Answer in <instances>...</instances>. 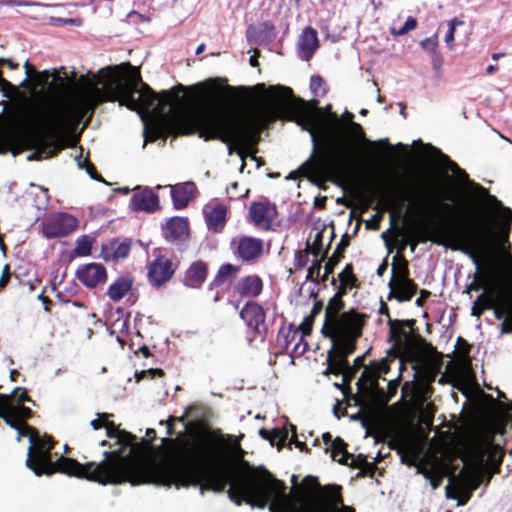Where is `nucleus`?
Returning <instances> with one entry per match:
<instances>
[{"label":"nucleus","instance_id":"obj_1","mask_svg":"<svg viewBox=\"0 0 512 512\" xmlns=\"http://www.w3.org/2000/svg\"><path fill=\"white\" fill-rule=\"evenodd\" d=\"M226 437L210 431H199L191 438L166 437L162 445L166 448L168 460L142 469L139 481L133 484L150 483L176 488L199 487L206 491L222 493L226 487L228 497L237 506L243 502L251 507L269 512H309L324 485L318 477L305 476L298 483V476L291 477L292 489L287 492L284 481L263 466L255 467L244 460V452L238 443L234 460L239 462L236 469L226 445Z\"/></svg>","mask_w":512,"mask_h":512},{"label":"nucleus","instance_id":"obj_2","mask_svg":"<svg viewBox=\"0 0 512 512\" xmlns=\"http://www.w3.org/2000/svg\"><path fill=\"white\" fill-rule=\"evenodd\" d=\"M98 105L118 101L119 106L137 111L144 124V144L165 134L198 133L204 140H220L250 150L258 143L257 125L238 111L209 104L202 109L177 107L176 96L169 91L156 94L142 82L130 63L98 69Z\"/></svg>","mask_w":512,"mask_h":512},{"label":"nucleus","instance_id":"obj_3","mask_svg":"<svg viewBox=\"0 0 512 512\" xmlns=\"http://www.w3.org/2000/svg\"><path fill=\"white\" fill-rule=\"evenodd\" d=\"M37 76V86L56 87L53 97L26 112L25 128L11 136L18 148L14 155L30 150L28 161L53 157L62 148L61 136L76 131L81 124L85 127L93 115L96 95V74L92 72L77 78L75 72L69 77L64 71L63 76L54 74L51 83L49 70L37 72Z\"/></svg>","mask_w":512,"mask_h":512},{"label":"nucleus","instance_id":"obj_4","mask_svg":"<svg viewBox=\"0 0 512 512\" xmlns=\"http://www.w3.org/2000/svg\"><path fill=\"white\" fill-rule=\"evenodd\" d=\"M372 188L343 192H489L470 179L448 155L428 145L427 152L416 163L407 166H383L370 173Z\"/></svg>","mask_w":512,"mask_h":512},{"label":"nucleus","instance_id":"obj_5","mask_svg":"<svg viewBox=\"0 0 512 512\" xmlns=\"http://www.w3.org/2000/svg\"><path fill=\"white\" fill-rule=\"evenodd\" d=\"M315 110L306 109L302 115V128L309 131L312 139L313 149L310 157L288 178L300 179L301 183L306 182L319 189H327V182H336L335 168L338 164L346 163L350 158L347 148H336L328 151L326 145L321 141L320 128L322 118L319 114L318 101H313Z\"/></svg>","mask_w":512,"mask_h":512},{"label":"nucleus","instance_id":"obj_6","mask_svg":"<svg viewBox=\"0 0 512 512\" xmlns=\"http://www.w3.org/2000/svg\"><path fill=\"white\" fill-rule=\"evenodd\" d=\"M505 449L495 443L494 432H483L473 437L467 444L462 460L465 465L458 479L470 491L476 490L484 481L489 482L493 475L500 473Z\"/></svg>","mask_w":512,"mask_h":512},{"label":"nucleus","instance_id":"obj_7","mask_svg":"<svg viewBox=\"0 0 512 512\" xmlns=\"http://www.w3.org/2000/svg\"><path fill=\"white\" fill-rule=\"evenodd\" d=\"M110 416L112 415L98 412V430L105 429L106 436L114 441V446H117L115 450L105 451V459L98 462V484L104 485L109 482H120V472L124 466L127 448H130L131 452H137L142 448L149 447L156 439V431L148 428L146 436L149 439L141 438L138 441L134 434L121 430L113 421L109 420Z\"/></svg>","mask_w":512,"mask_h":512},{"label":"nucleus","instance_id":"obj_8","mask_svg":"<svg viewBox=\"0 0 512 512\" xmlns=\"http://www.w3.org/2000/svg\"><path fill=\"white\" fill-rule=\"evenodd\" d=\"M55 441L51 436L39 434L33 439L30 437V446L28 449L26 466L32 470L35 475H52L56 472L75 476L78 478L96 481V463L90 462L80 464L77 460L61 456L56 461L52 460L51 451Z\"/></svg>","mask_w":512,"mask_h":512},{"label":"nucleus","instance_id":"obj_9","mask_svg":"<svg viewBox=\"0 0 512 512\" xmlns=\"http://www.w3.org/2000/svg\"><path fill=\"white\" fill-rule=\"evenodd\" d=\"M367 319L366 314L355 309H350V313L344 315L345 326L336 329L335 336L328 337L333 345L327 353L326 375H340L343 367L348 366L347 357L355 352L357 339L362 336Z\"/></svg>","mask_w":512,"mask_h":512},{"label":"nucleus","instance_id":"obj_10","mask_svg":"<svg viewBox=\"0 0 512 512\" xmlns=\"http://www.w3.org/2000/svg\"><path fill=\"white\" fill-rule=\"evenodd\" d=\"M443 232L448 240L458 245L452 248L460 249L476 265L477 273L474 275L473 282L468 286V291H479L485 288L491 278V268L483 263L480 244L471 237L467 223L458 216L453 217L444 223Z\"/></svg>","mask_w":512,"mask_h":512},{"label":"nucleus","instance_id":"obj_11","mask_svg":"<svg viewBox=\"0 0 512 512\" xmlns=\"http://www.w3.org/2000/svg\"><path fill=\"white\" fill-rule=\"evenodd\" d=\"M361 196H371L372 199L378 198L379 202L385 206L393 215H400L410 196H444L447 200H452V196H487L491 203L501 204L494 194H343L336 199L337 203L344 204L346 207H352L355 200Z\"/></svg>","mask_w":512,"mask_h":512},{"label":"nucleus","instance_id":"obj_12","mask_svg":"<svg viewBox=\"0 0 512 512\" xmlns=\"http://www.w3.org/2000/svg\"><path fill=\"white\" fill-rule=\"evenodd\" d=\"M389 340L394 342L390 354L393 352L398 354L400 350L406 347V342L415 340L423 345L428 351L436 352L435 347L427 342L418 332L415 330L416 320L405 319L398 320L389 318Z\"/></svg>","mask_w":512,"mask_h":512},{"label":"nucleus","instance_id":"obj_13","mask_svg":"<svg viewBox=\"0 0 512 512\" xmlns=\"http://www.w3.org/2000/svg\"><path fill=\"white\" fill-rule=\"evenodd\" d=\"M307 508L309 512H355L353 507L344 504L342 487L337 484L324 485L315 504Z\"/></svg>","mask_w":512,"mask_h":512},{"label":"nucleus","instance_id":"obj_14","mask_svg":"<svg viewBox=\"0 0 512 512\" xmlns=\"http://www.w3.org/2000/svg\"><path fill=\"white\" fill-rule=\"evenodd\" d=\"M78 219L64 212L50 214L42 223V234L47 239L66 237L78 228Z\"/></svg>","mask_w":512,"mask_h":512},{"label":"nucleus","instance_id":"obj_15","mask_svg":"<svg viewBox=\"0 0 512 512\" xmlns=\"http://www.w3.org/2000/svg\"><path fill=\"white\" fill-rule=\"evenodd\" d=\"M240 318L251 331L254 339L264 340L268 334L266 312L262 305L256 301H247L240 310Z\"/></svg>","mask_w":512,"mask_h":512},{"label":"nucleus","instance_id":"obj_16","mask_svg":"<svg viewBox=\"0 0 512 512\" xmlns=\"http://www.w3.org/2000/svg\"><path fill=\"white\" fill-rule=\"evenodd\" d=\"M277 217L276 205L267 199L253 201L248 208V221L263 231L271 230Z\"/></svg>","mask_w":512,"mask_h":512},{"label":"nucleus","instance_id":"obj_17","mask_svg":"<svg viewBox=\"0 0 512 512\" xmlns=\"http://www.w3.org/2000/svg\"><path fill=\"white\" fill-rule=\"evenodd\" d=\"M178 265V262H173L164 255L157 256L147 267L149 283L157 288L163 286L173 278Z\"/></svg>","mask_w":512,"mask_h":512},{"label":"nucleus","instance_id":"obj_18","mask_svg":"<svg viewBox=\"0 0 512 512\" xmlns=\"http://www.w3.org/2000/svg\"><path fill=\"white\" fill-rule=\"evenodd\" d=\"M161 235L170 244L182 245L190 238V225L188 218L173 216L161 226Z\"/></svg>","mask_w":512,"mask_h":512},{"label":"nucleus","instance_id":"obj_19","mask_svg":"<svg viewBox=\"0 0 512 512\" xmlns=\"http://www.w3.org/2000/svg\"><path fill=\"white\" fill-rule=\"evenodd\" d=\"M345 307L343 299L333 296L330 298L328 305L325 309L324 324L321 329V333L324 337L335 336L336 329L345 326L343 324L344 315L350 313L349 311L342 312Z\"/></svg>","mask_w":512,"mask_h":512},{"label":"nucleus","instance_id":"obj_20","mask_svg":"<svg viewBox=\"0 0 512 512\" xmlns=\"http://www.w3.org/2000/svg\"><path fill=\"white\" fill-rule=\"evenodd\" d=\"M388 369L384 361H373L368 367H365L357 382V388L360 393H368L378 386V378L381 372Z\"/></svg>","mask_w":512,"mask_h":512},{"label":"nucleus","instance_id":"obj_21","mask_svg":"<svg viewBox=\"0 0 512 512\" xmlns=\"http://www.w3.org/2000/svg\"><path fill=\"white\" fill-rule=\"evenodd\" d=\"M263 241L259 238L242 236L237 241L235 255L243 261H253L261 256Z\"/></svg>","mask_w":512,"mask_h":512},{"label":"nucleus","instance_id":"obj_22","mask_svg":"<svg viewBox=\"0 0 512 512\" xmlns=\"http://www.w3.org/2000/svg\"><path fill=\"white\" fill-rule=\"evenodd\" d=\"M132 247L130 239L120 241L119 239H112L101 246L100 256L106 260L117 261L128 257Z\"/></svg>","mask_w":512,"mask_h":512},{"label":"nucleus","instance_id":"obj_23","mask_svg":"<svg viewBox=\"0 0 512 512\" xmlns=\"http://www.w3.org/2000/svg\"><path fill=\"white\" fill-rule=\"evenodd\" d=\"M208 275V264L203 260H196L186 270L182 283L188 288H200L206 281Z\"/></svg>","mask_w":512,"mask_h":512},{"label":"nucleus","instance_id":"obj_24","mask_svg":"<svg viewBox=\"0 0 512 512\" xmlns=\"http://www.w3.org/2000/svg\"><path fill=\"white\" fill-rule=\"evenodd\" d=\"M227 206L223 203H208L204 206L203 212L206 217V223L210 229L220 231L227 220Z\"/></svg>","mask_w":512,"mask_h":512},{"label":"nucleus","instance_id":"obj_25","mask_svg":"<svg viewBox=\"0 0 512 512\" xmlns=\"http://www.w3.org/2000/svg\"><path fill=\"white\" fill-rule=\"evenodd\" d=\"M318 46L319 41L317 31L312 27L305 28L298 42L300 58L305 61L310 60L315 51L318 49Z\"/></svg>","mask_w":512,"mask_h":512},{"label":"nucleus","instance_id":"obj_26","mask_svg":"<svg viewBox=\"0 0 512 512\" xmlns=\"http://www.w3.org/2000/svg\"><path fill=\"white\" fill-rule=\"evenodd\" d=\"M262 290L263 281L256 274L242 277L235 285V292L241 297L255 298L262 293Z\"/></svg>","mask_w":512,"mask_h":512},{"label":"nucleus","instance_id":"obj_27","mask_svg":"<svg viewBox=\"0 0 512 512\" xmlns=\"http://www.w3.org/2000/svg\"><path fill=\"white\" fill-rule=\"evenodd\" d=\"M129 207L137 213H154L160 209L158 194H132Z\"/></svg>","mask_w":512,"mask_h":512},{"label":"nucleus","instance_id":"obj_28","mask_svg":"<svg viewBox=\"0 0 512 512\" xmlns=\"http://www.w3.org/2000/svg\"><path fill=\"white\" fill-rule=\"evenodd\" d=\"M409 273V262L403 255L397 253L393 257L392 278L389 282V286L405 281L407 284L413 287L412 279L409 277Z\"/></svg>","mask_w":512,"mask_h":512},{"label":"nucleus","instance_id":"obj_29","mask_svg":"<svg viewBox=\"0 0 512 512\" xmlns=\"http://www.w3.org/2000/svg\"><path fill=\"white\" fill-rule=\"evenodd\" d=\"M277 89L282 90L284 93H276L271 96L267 113L272 118L279 117L287 109L292 97L291 89L284 87H278Z\"/></svg>","mask_w":512,"mask_h":512},{"label":"nucleus","instance_id":"obj_30","mask_svg":"<svg viewBox=\"0 0 512 512\" xmlns=\"http://www.w3.org/2000/svg\"><path fill=\"white\" fill-rule=\"evenodd\" d=\"M412 286L407 284V282H400L395 285L389 286L390 292L387 296L388 300H392L395 298L399 302H407L410 301L413 296L418 291V285L412 280Z\"/></svg>","mask_w":512,"mask_h":512},{"label":"nucleus","instance_id":"obj_31","mask_svg":"<svg viewBox=\"0 0 512 512\" xmlns=\"http://www.w3.org/2000/svg\"><path fill=\"white\" fill-rule=\"evenodd\" d=\"M0 418L13 429L18 428L21 422L13 412L11 396H8V394L0 393Z\"/></svg>","mask_w":512,"mask_h":512},{"label":"nucleus","instance_id":"obj_32","mask_svg":"<svg viewBox=\"0 0 512 512\" xmlns=\"http://www.w3.org/2000/svg\"><path fill=\"white\" fill-rule=\"evenodd\" d=\"M133 281L127 277H119L108 288L107 295L113 301L121 300L132 288Z\"/></svg>","mask_w":512,"mask_h":512},{"label":"nucleus","instance_id":"obj_33","mask_svg":"<svg viewBox=\"0 0 512 512\" xmlns=\"http://www.w3.org/2000/svg\"><path fill=\"white\" fill-rule=\"evenodd\" d=\"M331 458L341 465H348V460L352 457L347 451V443L341 438L336 437L330 445Z\"/></svg>","mask_w":512,"mask_h":512},{"label":"nucleus","instance_id":"obj_34","mask_svg":"<svg viewBox=\"0 0 512 512\" xmlns=\"http://www.w3.org/2000/svg\"><path fill=\"white\" fill-rule=\"evenodd\" d=\"M259 435L264 439L268 440L271 445H277L278 448L284 446L286 440L288 439V430L285 428L279 429L275 428L272 430H267L265 428H261L259 430Z\"/></svg>","mask_w":512,"mask_h":512},{"label":"nucleus","instance_id":"obj_35","mask_svg":"<svg viewBox=\"0 0 512 512\" xmlns=\"http://www.w3.org/2000/svg\"><path fill=\"white\" fill-rule=\"evenodd\" d=\"M298 338V330L294 327L293 324L285 327L282 326L277 335V343L281 346L283 351H287L290 344L296 341Z\"/></svg>","mask_w":512,"mask_h":512},{"label":"nucleus","instance_id":"obj_36","mask_svg":"<svg viewBox=\"0 0 512 512\" xmlns=\"http://www.w3.org/2000/svg\"><path fill=\"white\" fill-rule=\"evenodd\" d=\"M78 280L84 285L96 287V263H89L78 268L76 272Z\"/></svg>","mask_w":512,"mask_h":512},{"label":"nucleus","instance_id":"obj_37","mask_svg":"<svg viewBox=\"0 0 512 512\" xmlns=\"http://www.w3.org/2000/svg\"><path fill=\"white\" fill-rule=\"evenodd\" d=\"M239 271L240 267L238 266L230 263L223 264L219 267L212 283L215 286H219L223 284L227 279L234 278Z\"/></svg>","mask_w":512,"mask_h":512},{"label":"nucleus","instance_id":"obj_38","mask_svg":"<svg viewBox=\"0 0 512 512\" xmlns=\"http://www.w3.org/2000/svg\"><path fill=\"white\" fill-rule=\"evenodd\" d=\"M93 238L82 235L76 240V246L71 252L72 257H85L91 254Z\"/></svg>","mask_w":512,"mask_h":512},{"label":"nucleus","instance_id":"obj_39","mask_svg":"<svg viewBox=\"0 0 512 512\" xmlns=\"http://www.w3.org/2000/svg\"><path fill=\"white\" fill-rule=\"evenodd\" d=\"M4 63L7 64L10 69H16L19 65L18 63L14 62L11 59L0 58V64H4ZM0 87H1L2 91L5 92L6 97H11V95H9L7 92H12L15 96L20 95L19 89L2 77L1 71H0Z\"/></svg>","mask_w":512,"mask_h":512},{"label":"nucleus","instance_id":"obj_40","mask_svg":"<svg viewBox=\"0 0 512 512\" xmlns=\"http://www.w3.org/2000/svg\"><path fill=\"white\" fill-rule=\"evenodd\" d=\"M331 243L328 244L327 249L323 252L321 257L308 268L307 270V280H317L320 276V271L322 268V262H324L327 259L328 249L330 248Z\"/></svg>","mask_w":512,"mask_h":512},{"label":"nucleus","instance_id":"obj_41","mask_svg":"<svg viewBox=\"0 0 512 512\" xmlns=\"http://www.w3.org/2000/svg\"><path fill=\"white\" fill-rule=\"evenodd\" d=\"M323 239H324V231H318L315 235L314 241L312 244L309 242L306 243V249L312 254L314 257H321L324 251L323 249Z\"/></svg>","mask_w":512,"mask_h":512},{"label":"nucleus","instance_id":"obj_42","mask_svg":"<svg viewBox=\"0 0 512 512\" xmlns=\"http://www.w3.org/2000/svg\"><path fill=\"white\" fill-rule=\"evenodd\" d=\"M173 208L176 210L185 209L194 199L196 194H171Z\"/></svg>","mask_w":512,"mask_h":512},{"label":"nucleus","instance_id":"obj_43","mask_svg":"<svg viewBox=\"0 0 512 512\" xmlns=\"http://www.w3.org/2000/svg\"><path fill=\"white\" fill-rule=\"evenodd\" d=\"M495 318L498 320L506 319L512 314V301L507 299L496 307L493 306Z\"/></svg>","mask_w":512,"mask_h":512},{"label":"nucleus","instance_id":"obj_44","mask_svg":"<svg viewBox=\"0 0 512 512\" xmlns=\"http://www.w3.org/2000/svg\"><path fill=\"white\" fill-rule=\"evenodd\" d=\"M196 408L195 405H189L186 409H185V412L184 414L181 416V417H175V416H170L168 421H167V434L168 435H173L174 434V423L176 421L178 422H184L185 419H187L188 417H190L192 411Z\"/></svg>","mask_w":512,"mask_h":512},{"label":"nucleus","instance_id":"obj_45","mask_svg":"<svg viewBox=\"0 0 512 512\" xmlns=\"http://www.w3.org/2000/svg\"><path fill=\"white\" fill-rule=\"evenodd\" d=\"M339 281L343 279L344 281L348 282L350 285L357 286L358 279L356 275L354 274V267L352 263H347L342 270V272L338 275Z\"/></svg>","mask_w":512,"mask_h":512},{"label":"nucleus","instance_id":"obj_46","mask_svg":"<svg viewBox=\"0 0 512 512\" xmlns=\"http://www.w3.org/2000/svg\"><path fill=\"white\" fill-rule=\"evenodd\" d=\"M464 22L461 20H458L456 18L450 20L448 22V31L446 32V35L444 37L445 43L450 47V49L453 48V42H454V35L456 27L459 25H463Z\"/></svg>","mask_w":512,"mask_h":512},{"label":"nucleus","instance_id":"obj_47","mask_svg":"<svg viewBox=\"0 0 512 512\" xmlns=\"http://www.w3.org/2000/svg\"><path fill=\"white\" fill-rule=\"evenodd\" d=\"M166 187H169L171 189V192H185V193H188V192H195L196 191V186L193 182H184V183H179V184H176V185H166V186H162V185H157L155 187V189L157 190H160L162 188H166Z\"/></svg>","mask_w":512,"mask_h":512},{"label":"nucleus","instance_id":"obj_48","mask_svg":"<svg viewBox=\"0 0 512 512\" xmlns=\"http://www.w3.org/2000/svg\"><path fill=\"white\" fill-rule=\"evenodd\" d=\"M310 89L315 96H323L326 94L324 80L320 76H312L310 79Z\"/></svg>","mask_w":512,"mask_h":512},{"label":"nucleus","instance_id":"obj_49","mask_svg":"<svg viewBox=\"0 0 512 512\" xmlns=\"http://www.w3.org/2000/svg\"><path fill=\"white\" fill-rule=\"evenodd\" d=\"M421 235H422V232H417V233L413 234L412 236H410L409 239H405L399 248V253L401 251H403L407 245H410L411 251L414 252L417 245L420 242H425L427 240L426 237H419Z\"/></svg>","mask_w":512,"mask_h":512},{"label":"nucleus","instance_id":"obj_50","mask_svg":"<svg viewBox=\"0 0 512 512\" xmlns=\"http://www.w3.org/2000/svg\"><path fill=\"white\" fill-rule=\"evenodd\" d=\"M418 472L423 474L425 478L430 480L431 486L434 489L437 488L442 482V477L440 475L423 466L418 467Z\"/></svg>","mask_w":512,"mask_h":512},{"label":"nucleus","instance_id":"obj_51","mask_svg":"<svg viewBox=\"0 0 512 512\" xmlns=\"http://www.w3.org/2000/svg\"><path fill=\"white\" fill-rule=\"evenodd\" d=\"M350 241L351 237L349 234L345 233L344 235H342L341 240L337 244L332 255L342 260L344 258V253L347 247L350 245Z\"/></svg>","mask_w":512,"mask_h":512},{"label":"nucleus","instance_id":"obj_52","mask_svg":"<svg viewBox=\"0 0 512 512\" xmlns=\"http://www.w3.org/2000/svg\"><path fill=\"white\" fill-rule=\"evenodd\" d=\"M0 6H43L50 7V4H42L39 2L27 1V0H0ZM54 6H58L55 4Z\"/></svg>","mask_w":512,"mask_h":512},{"label":"nucleus","instance_id":"obj_53","mask_svg":"<svg viewBox=\"0 0 512 512\" xmlns=\"http://www.w3.org/2000/svg\"><path fill=\"white\" fill-rule=\"evenodd\" d=\"M15 430L18 431V438H17L18 440H20V437H26V436L29 439L32 436L34 439L39 434L36 428H34L24 422H20L18 428H16Z\"/></svg>","mask_w":512,"mask_h":512},{"label":"nucleus","instance_id":"obj_54","mask_svg":"<svg viewBox=\"0 0 512 512\" xmlns=\"http://www.w3.org/2000/svg\"><path fill=\"white\" fill-rule=\"evenodd\" d=\"M309 251L305 248L304 250H298L295 252L294 267L297 270L303 269L308 264Z\"/></svg>","mask_w":512,"mask_h":512},{"label":"nucleus","instance_id":"obj_55","mask_svg":"<svg viewBox=\"0 0 512 512\" xmlns=\"http://www.w3.org/2000/svg\"><path fill=\"white\" fill-rule=\"evenodd\" d=\"M420 45L425 51L431 53V56L434 55V53H438V38L436 35L424 39L421 41Z\"/></svg>","mask_w":512,"mask_h":512},{"label":"nucleus","instance_id":"obj_56","mask_svg":"<svg viewBox=\"0 0 512 512\" xmlns=\"http://www.w3.org/2000/svg\"><path fill=\"white\" fill-rule=\"evenodd\" d=\"M11 396V402L13 399L17 400V405H22L24 402H32L30 396L27 393V390L25 388L17 387L14 389Z\"/></svg>","mask_w":512,"mask_h":512},{"label":"nucleus","instance_id":"obj_57","mask_svg":"<svg viewBox=\"0 0 512 512\" xmlns=\"http://www.w3.org/2000/svg\"><path fill=\"white\" fill-rule=\"evenodd\" d=\"M304 337L305 336H303V334L301 336L298 335V341L295 343L292 349V354L294 356H302L309 349V344L304 339Z\"/></svg>","mask_w":512,"mask_h":512},{"label":"nucleus","instance_id":"obj_58","mask_svg":"<svg viewBox=\"0 0 512 512\" xmlns=\"http://www.w3.org/2000/svg\"><path fill=\"white\" fill-rule=\"evenodd\" d=\"M12 409L21 422L31 418L33 414L32 410L24 405H14L12 403Z\"/></svg>","mask_w":512,"mask_h":512},{"label":"nucleus","instance_id":"obj_59","mask_svg":"<svg viewBox=\"0 0 512 512\" xmlns=\"http://www.w3.org/2000/svg\"><path fill=\"white\" fill-rule=\"evenodd\" d=\"M315 318L311 315H308L304 318L303 322L297 328L298 332L301 331L303 336H310L313 329Z\"/></svg>","mask_w":512,"mask_h":512},{"label":"nucleus","instance_id":"obj_60","mask_svg":"<svg viewBox=\"0 0 512 512\" xmlns=\"http://www.w3.org/2000/svg\"><path fill=\"white\" fill-rule=\"evenodd\" d=\"M49 23L52 26H64V25H80L81 20L77 18H60V17H50Z\"/></svg>","mask_w":512,"mask_h":512},{"label":"nucleus","instance_id":"obj_61","mask_svg":"<svg viewBox=\"0 0 512 512\" xmlns=\"http://www.w3.org/2000/svg\"><path fill=\"white\" fill-rule=\"evenodd\" d=\"M147 375H149L151 378H155L156 376L162 377V376H164V371L160 368H151L148 370H143L141 372H137L135 374V377H136L137 381H140L143 378H145Z\"/></svg>","mask_w":512,"mask_h":512},{"label":"nucleus","instance_id":"obj_62","mask_svg":"<svg viewBox=\"0 0 512 512\" xmlns=\"http://www.w3.org/2000/svg\"><path fill=\"white\" fill-rule=\"evenodd\" d=\"M357 372L358 370L352 368L351 365L348 363V366L343 367V370L340 372V374L343 376V382L350 383L351 380L356 376Z\"/></svg>","mask_w":512,"mask_h":512},{"label":"nucleus","instance_id":"obj_63","mask_svg":"<svg viewBox=\"0 0 512 512\" xmlns=\"http://www.w3.org/2000/svg\"><path fill=\"white\" fill-rule=\"evenodd\" d=\"M431 63H432V67H433L434 71L437 74H440L444 60H443L442 55L439 52L434 53V55L431 56Z\"/></svg>","mask_w":512,"mask_h":512},{"label":"nucleus","instance_id":"obj_64","mask_svg":"<svg viewBox=\"0 0 512 512\" xmlns=\"http://www.w3.org/2000/svg\"><path fill=\"white\" fill-rule=\"evenodd\" d=\"M341 259L331 255L330 258H328L324 270L326 275H330L334 272L335 267L340 263Z\"/></svg>","mask_w":512,"mask_h":512}]
</instances>
